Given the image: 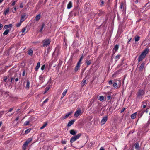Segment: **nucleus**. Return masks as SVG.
I'll use <instances>...</instances> for the list:
<instances>
[{"label": "nucleus", "instance_id": "f257e3e1", "mask_svg": "<svg viewBox=\"0 0 150 150\" xmlns=\"http://www.w3.org/2000/svg\"><path fill=\"white\" fill-rule=\"evenodd\" d=\"M148 49H146L144 50L139 57L138 58V62H140L142 60L145 58L146 55L148 53Z\"/></svg>", "mask_w": 150, "mask_h": 150}, {"label": "nucleus", "instance_id": "f03ea898", "mask_svg": "<svg viewBox=\"0 0 150 150\" xmlns=\"http://www.w3.org/2000/svg\"><path fill=\"white\" fill-rule=\"evenodd\" d=\"M32 139L31 138H29L26 141L23 146V150H26L27 146H28V144L31 142Z\"/></svg>", "mask_w": 150, "mask_h": 150}, {"label": "nucleus", "instance_id": "7ed1b4c3", "mask_svg": "<svg viewBox=\"0 0 150 150\" xmlns=\"http://www.w3.org/2000/svg\"><path fill=\"white\" fill-rule=\"evenodd\" d=\"M50 40L49 39L44 40L43 41V47H46L49 45L50 43Z\"/></svg>", "mask_w": 150, "mask_h": 150}, {"label": "nucleus", "instance_id": "20e7f679", "mask_svg": "<svg viewBox=\"0 0 150 150\" xmlns=\"http://www.w3.org/2000/svg\"><path fill=\"white\" fill-rule=\"evenodd\" d=\"M81 135L80 134H79L73 137H72L71 139L70 140V142L71 143H73L77 139H78L81 136Z\"/></svg>", "mask_w": 150, "mask_h": 150}, {"label": "nucleus", "instance_id": "39448f33", "mask_svg": "<svg viewBox=\"0 0 150 150\" xmlns=\"http://www.w3.org/2000/svg\"><path fill=\"white\" fill-rule=\"evenodd\" d=\"M72 112H70L67 113L66 115L62 116L61 118V120H63L64 119L67 118L70 115H71L72 113Z\"/></svg>", "mask_w": 150, "mask_h": 150}, {"label": "nucleus", "instance_id": "423d86ee", "mask_svg": "<svg viewBox=\"0 0 150 150\" xmlns=\"http://www.w3.org/2000/svg\"><path fill=\"white\" fill-rule=\"evenodd\" d=\"M144 92L143 90H140L137 93V96L138 97L140 98L142 96L144 95Z\"/></svg>", "mask_w": 150, "mask_h": 150}, {"label": "nucleus", "instance_id": "0eeeda50", "mask_svg": "<svg viewBox=\"0 0 150 150\" xmlns=\"http://www.w3.org/2000/svg\"><path fill=\"white\" fill-rule=\"evenodd\" d=\"M82 113L81 112V110L79 109L76 111L74 116L75 117H77L79 115H81Z\"/></svg>", "mask_w": 150, "mask_h": 150}, {"label": "nucleus", "instance_id": "6e6552de", "mask_svg": "<svg viewBox=\"0 0 150 150\" xmlns=\"http://www.w3.org/2000/svg\"><path fill=\"white\" fill-rule=\"evenodd\" d=\"M108 119V117L107 116H105L104 117L101 121V125H104Z\"/></svg>", "mask_w": 150, "mask_h": 150}, {"label": "nucleus", "instance_id": "1a4fd4ad", "mask_svg": "<svg viewBox=\"0 0 150 150\" xmlns=\"http://www.w3.org/2000/svg\"><path fill=\"white\" fill-rule=\"evenodd\" d=\"M26 17V15L25 14H24L21 16V19H20V21H21V22H22L25 20V18Z\"/></svg>", "mask_w": 150, "mask_h": 150}, {"label": "nucleus", "instance_id": "9d476101", "mask_svg": "<svg viewBox=\"0 0 150 150\" xmlns=\"http://www.w3.org/2000/svg\"><path fill=\"white\" fill-rule=\"evenodd\" d=\"M135 148L137 150L139 149V143L137 142L136 143L134 144Z\"/></svg>", "mask_w": 150, "mask_h": 150}, {"label": "nucleus", "instance_id": "9b49d317", "mask_svg": "<svg viewBox=\"0 0 150 150\" xmlns=\"http://www.w3.org/2000/svg\"><path fill=\"white\" fill-rule=\"evenodd\" d=\"M80 64H79L77 63V65L75 68V72H76L78 71V70L79 69L80 67Z\"/></svg>", "mask_w": 150, "mask_h": 150}, {"label": "nucleus", "instance_id": "f8f14e48", "mask_svg": "<svg viewBox=\"0 0 150 150\" xmlns=\"http://www.w3.org/2000/svg\"><path fill=\"white\" fill-rule=\"evenodd\" d=\"M40 18L41 15L39 14L36 16L35 20L36 21H38Z\"/></svg>", "mask_w": 150, "mask_h": 150}, {"label": "nucleus", "instance_id": "ddd939ff", "mask_svg": "<svg viewBox=\"0 0 150 150\" xmlns=\"http://www.w3.org/2000/svg\"><path fill=\"white\" fill-rule=\"evenodd\" d=\"M137 113V112L132 114L131 115V117L132 119H133L136 118Z\"/></svg>", "mask_w": 150, "mask_h": 150}, {"label": "nucleus", "instance_id": "4468645a", "mask_svg": "<svg viewBox=\"0 0 150 150\" xmlns=\"http://www.w3.org/2000/svg\"><path fill=\"white\" fill-rule=\"evenodd\" d=\"M72 7V3L71 1H70L69 3L67 6V8L70 9Z\"/></svg>", "mask_w": 150, "mask_h": 150}, {"label": "nucleus", "instance_id": "2eb2a0df", "mask_svg": "<svg viewBox=\"0 0 150 150\" xmlns=\"http://www.w3.org/2000/svg\"><path fill=\"white\" fill-rule=\"evenodd\" d=\"M144 65L145 64L144 63H142L141 64L139 68V70L140 71H142L143 70Z\"/></svg>", "mask_w": 150, "mask_h": 150}, {"label": "nucleus", "instance_id": "dca6fc26", "mask_svg": "<svg viewBox=\"0 0 150 150\" xmlns=\"http://www.w3.org/2000/svg\"><path fill=\"white\" fill-rule=\"evenodd\" d=\"M30 83L29 81L28 80H27V84L25 86V88L27 89H29L30 87Z\"/></svg>", "mask_w": 150, "mask_h": 150}, {"label": "nucleus", "instance_id": "f3484780", "mask_svg": "<svg viewBox=\"0 0 150 150\" xmlns=\"http://www.w3.org/2000/svg\"><path fill=\"white\" fill-rule=\"evenodd\" d=\"M67 90L65 89L64 91L63 92V93H62V96L61 98L62 99L63 97L67 93Z\"/></svg>", "mask_w": 150, "mask_h": 150}, {"label": "nucleus", "instance_id": "a211bd4d", "mask_svg": "<svg viewBox=\"0 0 150 150\" xmlns=\"http://www.w3.org/2000/svg\"><path fill=\"white\" fill-rule=\"evenodd\" d=\"M9 8H7L4 12V14L6 15L7 14L9 13Z\"/></svg>", "mask_w": 150, "mask_h": 150}, {"label": "nucleus", "instance_id": "6ab92c4d", "mask_svg": "<svg viewBox=\"0 0 150 150\" xmlns=\"http://www.w3.org/2000/svg\"><path fill=\"white\" fill-rule=\"evenodd\" d=\"M74 121L73 120H71V121H70L68 123V124L67 125V126H71L72 124H73L74 123Z\"/></svg>", "mask_w": 150, "mask_h": 150}, {"label": "nucleus", "instance_id": "aec40b11", "mask_svg": "<svg viewBox=\"0 0 150 150\" xmlns=\"http://www.w3.org/2000/svg\"><path fill=\"white\" fill-rule=\"evenodd\" d=\"M40 62H38V63L37 66L35 67V70L36 71H38V69L39 68L40 66Z\"/></svg>", "mask_w": 150, "mask_h": 150}, {"label": "nucleus", "instance_id": "412c9836", "mask_svg": "<svg viewBox=\"0 0 150 150\" xmlns=\"http://www.w3.org/2000/svg\"><path fill=\"white\" fill-rule=\"evenodd\" d=\"M86 82L85 80H83L81 83V85L82 86H84L86 84Z\"/></svg>", "mask_w": 150, "mask_h": 150}, {"label": "nucleus", "instance_id": "4be33fe9", "mask_svg": "<svg viewBox=\"0 0 150 150\" xmlns=\"http://www.w3.org/2000/svg\"><path fill=\"white\" fill-rule=\"evenodd\" d=\"M47 124V123L46 122L44 123L43 125L40 128V129H44L45 127L46 126Z\"/></svg>", "mask_w": 150, "mask_h": 150}, {"label": "nucleus", "instance_id": "5701e85b", "mask_svg": "<svg viewBox=\"0 0 150 150\" xmlns=\"http://www.w3.org/2000/svg\"><path fill=\"white\" fill-rule=\"evenodd\" d=\"M33 50H28V54L29 55L32 56L33 55Z\"/></svg>", "mask_w": 150, "mask_h": 150}, {"label": "nucleus", "instance_id": "b1692460", "mask_svg": "<svg viewBox=\"0 0 150 150\" xmlns=\"http://www.w3.org/2000/svg\"><path fill=\"white\" fill-rule=\"evenodd\" d=\"M70 133L72 135H74L76 133L75 131L74 130H71L70 131Z\"/></svg>", "mask_w": 150, "mask_h": 150}, {"label": "nucleus", "instance_id": "393cba45", "mask_svg": "<svg viewBox=\"0 0 150 150\" xmlns=\"http://www.w3.org/2000/svg\"><path fill=\"white\" fill-rule=\"evenodd\" d=\"M12 26V25L11 24H10L8 25H6L4 26V28L5 29H7L9 27H11Z\"/></svg>", "mask_w": 150, "mask_h": 150}, {"label": "nucleus", "instance_id": "a878e982", "mask_svg": "<svg viewBox=\"0 0 150 150\" xmlns=\"http://www.w3.org/2000/svg\"><path fill=\"white\" fill-rule=\"evenodd\" d=\"M143 104L142 105V107L143 108H144L146 107L147 105V104L145 102H143Z\"/></svg>", "mask_w": 150, "mask_h": 150}, {"label": "nucleus", "instance_id": "bb28decb", "mask_svg": "<svg viewBox=\"0 0 150 150\" xmlns=\"http://www.w3.org/2000/svg\"><path fill=\"white\" fill-rule=\"evenodd\" d=\"M140 38V37L138 36H136L135 37V41L136 42H137L139 40Z\"/></svg>", "mask_w": 150, "mask_h": 150}, {"label": "nucleus", "instance_id": "cd10ccee", "mask_svg": "<svg viewBox=\"0 0 150 150\" xmlns=\"http://www.w3.org/2000/svg\"><path fill=\"white\" fill-rule=\"evenodd\" d=\"M144 112L143 111L141 113L140 112L138 113V115L139 117H142V116Z\"/></svg>", "mask_w": 150, "mask_h": 150}, {"label": "nucleus", "instance_id": "c85d7f7f", "mask_svg": "<svg viewBox=\"0 0 150 150\" xmlns=\"http://www.w3.org/2000/svg\"><path fill=\"white\" fill-rule=\"evenodd\" d=\"M9 31L8 30H6L5 31L4 33L3 34L4 35H7L8 33H9Z\"/></svg>", "mask_w": 150, "mask_h": 150}, {"label": "nucleus", "instance_id": "c756f323", "mask_svg": "<svg viewBox=\"0 0 150 150\" xmlns=\"http://www.w3.org/2000/svg\"><path fill=\"white\" fill-rule=\"evenodd\" d=\"M31 130V129L30 128L27 130H26L25 131V134H27Z\"/></svg>", "mask_w": 150, "mask_h": 150}, {"label": "nucleus", "instance_id": "7c9ffc66", "mask_svg": "<svg viewBox=\"0 0 150 150\" xmlns=\"http://www.w3.org/2000/svg\"><path fill=\"white\" fill-rule=\"evenodd\" d=\"M83 56H82L80 58V59H79V61L77 63L79 64H81V62L83 59Z\"/></svg>", "mask_w": 150, "mask_h": 150}, {"label": "nucleus", "instance_id": "2f4dec72", "mask_svg": "<svg viewBox=\"0 0 150 150\" xmlns=\"http://www.w3.org/2000/svg\"><path fill=\"white\" fill-rule=\"evenodd\" d=\"M45 25L43 23L42 24V25L41 28L40 30V32H42V31L43 29V28L45 26Z\"/></svg>", "mask_w": 150, "mask_h": 150}, {"label": "nucleus", "instance_id": "473e14b6", "mask_svg": "<svg viewBox=\"0 0 150 150\" xmlns=\"http://www.w3.org/2000/svg\"><path fill=\"white\" fill-rule=\"evenodd\" d=\"M119 48V46L118 45H116L115 47L114 48V49L115 51H117Z\"/></svg>", "mask_w": 150, "mask_h": 150}, {"label": "nucleus", "instance_id": "72a5a7b5", "mask_svg": "<svg viewBox=\"0 0 150 150\" xmlns=\"http://www.w3.org/2000/svg\"><path fill=\"white\" fill-rule=\"evenodd\" d=\"M26 28H23L22 30V33H26L27 32H26Z\"/></svg>", "mask_w": 150, "mask_h": 150}, {"label": "nucleus", "instance_id": "f704fd0d", "mask_svg": "<svg viewBox=\"0 0 150 150\" xmlns=\"http://www.w3.org/2000/svg\"><path fill=\"white\" fill-rule=\"evenodd\" d=\"M113 86L115 88H117V83L115 82L113 84Z\"/></svg>", "mask_w": 150, "mask_h": 150}, {"label": "nucleus", "instance_id": "c9c22d12", "mask_svg": "<svg viewBox=\"0 0 150 150\" xmlns=\"http://www.w3.org/2000/svg\"><path fill=\"white\" fill-rule=\"evenodd\" d=\"M99 100L100 101H102L104 99V97L103 96H100L99 97Z\"/></svg>", "mask_w": 150, "mask_h": 150}, {"label": "nucleus", "instance_id": "e433bc0d", "mask_svg": "<svg viewBox=\"0 0 150 150\" xmlns=\"http://www.w3.org/2000/svg\"><path fill=\"white\" fill-rule=\"evenodd\" d=\"M91 61L90 60H87L86 62V63L88 65H89L91 64Z\"/></svg>", "mask_w": 150, "mask_h": 150}, {"label": "nucleus", "instance_id": "4c0bfd02", "mask_svg": "<svg viewBox=\"0 0 150 150\" xmlns=\"http://www.w3.org/2000/svg\"><path fill=\"white\" fill-rule=\"evenodd\" d=\"M17 1V0H16L13 1L11 4V5L12 6L14 5L16 3Z\"/></svg>", "mask_w": 150, "mask_h": 150}, {"label": "nucleus", "instance_id": "58836bf2", "mask_svg": "<svg viewBox=\"0 0 150 150\" xmlns=\"http://www.w3.org/2000/svg\"><path fill=\"white\" fill-rule=\"evenodd\" d=\"M119 8L120 9H122L123 8V3L121 4Z\"/></svg>", "mask_w": 150, "mask_h": 150}, {"label": "nucleus", "instance_id": "ea45409f", "mask_svg": "<svg viewBox=\"0 0 150 150\" xmlns=\"http://www.w3.org/2000/svg\"><path fill=\"white\" fill-rule=\"evenodd\" d=\"M22 23V22H21V21H20L19 23L16 24V26L18 27H19L21 25Z\"/></svg>", "mask_w": 150, "mask_h": 150}, {"label": "nucleus", "instance_id": "a19ab883", "mask_svg": "<svg viewBox=\"0 0 150 150\" xmlns=\"http://www.w3.org/2000/svg\"><path fill=\"white\" fill-rule=\"evenodd\" d=\"M29 124V121H26L24 122V125H28Z\"/></svg>", "mask_w": 150, "mask_h": 150}, {"label": "nucleus", "instance_id": "79ce46f5", "mask_svg": "<svg viewBox=\"0 0 150 150\" xmlns=\"http://www.w3.org/2000/svg\"><path fill=\"white\" fill-rule=\"evenodd\" d=\"M45 65H42L41 67V70L42 71L43 70L45 69Z\"/></svg>", "mask_w": 150, "mask_h": 150}, {"label": "nucleus", "instance_id": "37998d69", "mask_svg": "<svg viewBox=\"0 0 150 150\" xmlns=\"http://www.w3.org/2000/svg\"><path fill=\"white\" fill-rule=\"evenodd\" d=\"M48 98H47L43 102V103L44 104V103H45L46 102H47V101H48Z\"/></svg>", "mask_w": 150, "mask_h": 150}, {"label": "nucleus", "instance_id": "c03bdc74", "mask_svg": "<svg viewBox=\"0 0 150 150\" xmlns=\"http://www.w3.org/2000/svg\"><path fill=\"white\" fill-rule=\"evenodd\" d=\"M61 142L63 144H66V141L65 140H62Z\"/></svg>", "mask_w": 150, "mask_h": 150}, {"label": "nucleus", "instance_id": "a18cd8bd", "mask_svg": "<svg viewBox=\"0 0 150 150\" xmlns=\"http://www.w3.org/2000/svg\"><path fill=\"white\" fill-rule=\"evenodd\" d=\"M20 8H22L23 7V4L22 3H21L20 4Z\"/></svg>", "mask_w": 150, "mask_h": 150}, {"label": "nucleus", "instance_id": "49530a36", "mask_svg": "<svg viewBox=\"0 0 150 150\" xmlns=\"http://www.w3.org/2000/svg\"><path fill=\"white\" fill-rule=\"evenodd\" d=\"M120 57V55H118L116 56L115 58L116 59H119Z\"/></svg>", "mask_w": 150, "mask_h": 150}, {"label": "nucleus", "instance_id": "de8ad7c7", "mask_svg": "<svg viewBox=\"0 0 150 150\" xmlns=\"http://www.w3.org/2000/svg\"><path fill=\"white\" fill-rule=\"evenodd\" d=\"M3 114V112H0V118L1 117Z\"/></svg>", "mask_w": 150, "mask_h": 150}, {"label": "nucleus", "instance_id": "09e8293b", "mask_svg": "<svg viewBox=\"0 0 150 150\" xmlns=\"http://www.w3.org/2000/svg\"><path fill=\"white\" fill-rule=\"evenodd\" d=\"M7 78L6 77H4L3 79V80L4 81L6 82V81Z\"/></svg>", "mask_w": 150, "mask_h": 150}, {"label": "nucleus", "instance_id": "8fccbe9b", "mask_svg": "<svg viewBox=\"0 0 150 150\" xmlns=\"http://www.w3.org/2000/svg\"><path fill=\"white\" fill-rule=\"evenodd\" d=\"M49 87H46L45 89V90H46L47 91L49 89Z\"/></svg>", "mask_w": 150, "mask_h": 150}, {"label": "nucleus", "instance_id": "3c124183", "mask_svg": "<svg viewBox=\"0 0 150 150\" xmlns=\"http://www.w3.org/2000/svg\"><path fill=\"white\" fill-rule=\"evenodd\" d=\"M3 26V25L2 24H0V30L2 29Z\"/></svg>", "mask_w": 150, "mask_h": 150}, {"label": "nucleus", "instance_id": "603ef678", "mask_svg": "<svg viewBox=\"0 0 150 150\" xmlns=\"http://www.w3.org/2000/svg\"><path fill=\"white\" fill-rule=\"evenodd\" d=\"M112 81L111 80H110V81L109 82V84H110V85H111L112 84Z\"/></svg>", "mask_w": 150, "mask_h": 150}, {"label": "nucleus", "instance_id": "864d4df0", "mask_svg": "<svg viewBox=\"0 0 150 150\" xmlns=\"http://www.w3.org/2000/svg\"><path fill=\"white\" fill-rule=\"evenodd\" d=\"M14 79V78H11V80H10V82H12L13 81V80Z\"/></svg>", "mask_w": 150, "mask_h": 150}, {"label": "nucleus", "instance_id": "5fc2aeb1", "mask_svg": "<svg viewBox=\"0 0 150 150\" xmlns=\"http://www.w3.org/2000/svg\"><path fill=\"white\" fill-rule=\"evenodd\" d=\"M13 110V108H11L8 111V112H11Z\"/></svg>", "mask_w": 150, "mask_h": 150}, {"label": "nucleus", "instance_id": "6e6d98bb", "mask_svg": "<svg viewBox=\"0 0 150 150\" xmlns=\"http://www.w3.org/2000/svg\"><path fill=\"white\" fill-rule=\"evenodd\" d=\"M108 100H109L110 99V96H108L107 97Z\"/></svg>", "mask_w": 150, "mask_h": 150}, {"label": "nucleus", "instance_id": "4d7b16f0", "mask_svg": "<svg viewBox=\"0 0 150 150\" xmlns=\"http://www.w3.org/2000/svg\"><path fill=\"white\" fill-rule=\"evenodd\" d=\"M150 120L149 119V120H148V121L147 122V125H149V124H150Z\"/></svg>", "mask_w": 150, "mask_h": 150}, {"label": "nucleus", "instance_id": "13d9d810", "mask_svg": "<svg viewBox=\"0 0 150 150\" xmlns=\"http://www.w3.org/2000/svg\"><path fill=\"white\" fill-rule=\"evenodd\" d=\"M100 150H104V149L103 147H101L100 149Z\"/></svg>", "mask_w": 150, "mask_h": 150}, {"label": "nucleus", "instance_id": "bf43d9fd", "mask_svg": "<svg viewBox=\"0 0 150 150\" xmlns=\"http://www.w3.org/2000/svg\"><path fill=\"white\" fill-rule=\"evenodd\" d=\"M15 81L16 82H17V81H18V78H16L15 79Z\"/></svg>", "mask_w": 150, "mask_h": 150}, {"label": "nucleus", "instance_id": "052dcab7", "mask_svg": "<svg viewBox=\"0 0 150 150\" xmlns=\"http://www.w3.org/2000/svg\"><path fill=\"white\" fill-rule=\"evenodd\" d=\"M19 119V117H18L16 119V120L17 121Z\"/></svg>", "mask_w": 150, "mask_h": 150}, {"label": "nucleus", "instance_id": "680f3d73", "mask_svg": "<svg viewBox=\"0 0 150 150\" xmlns=\"http://www.w3.org/2000/svg\"><path fill=\"white\" fill-rule=\"evenodd\" d=\"M145 112H146V113H147L148 112V109H146V110Z\"/></svg>", "mask_w": 150, "mask_h": 150}, {"label": "nucleus", "instance_id": "e2e57ef3", "mask_svg": "<svg viewBox=\"0 0 150 150\" xmlns=\"http://www.w3.org/2000/svg\"><path fill=\"white\" fill-rule=\"evenodd\" d=\"M65 47H67V44L66 43H65Z\"/></svg>", "mask_w": 150, "mask_h": 150}, {"label": "nucleus", "instance_id": "0e129e2a", "mask_svg": "<svg viewBox=\"0 0 150 150\" xmlns=\"http://www.w3.org/2000/svg\"><path fill=\"white\" fill-rule=\"evenodd\" d=\"M131 38H130V39L129 40V41L128 42V43H129L130 42V41L131 40Z\"/></svg>", "mask_w": 150, "mask_h": 150}, {"label": "nucleus", "instance_id": "69168bd1", "mask_svg": "<svg viewBox=\"0 0 150 150\" xmlns=\"http://www.w3.org/2000/svg\"><path fill=\"white\" fill-rule=\"evenodd\" d=\"M101 3L102 4H104V2L103 1H102L101 2Z\"/></svg>", "mask_w": 150, "mask_h": 150}, {"label": "nucleus", "instance_id": "338daca9", "mask_svg": "<svg viewBox=\"0 0 150 150\" xmlns=\"http://www.w3.org/2000/svg\"><path fill=\"white\" fill-rule=\"evenodd\" d=\"M14 9L15 11H16V7H15L14 8Z\"/></svg>", "mask_w": 150, "mask_h": 150}, {"label": "nucleus", "instance_id": "774afa93", "mask_svg": "<svg viewBox=\"0 0 150 150\" xmlns=\"http://www.w3.org/2000/svg\"><path fill=\"white\" fill-rule=\"evenodd\" d=\"M47 92V91L46 90H45L44 93V94H45Z\"/></svg>", "mask_w": 150, "mask_h": 150}]
</instances>
